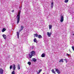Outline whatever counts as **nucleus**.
Segmentation results:
<instances>
[{
  "mask_svg": "<svg viewBox=\"0 0 74 74\" xmlns=\"http://www.w3.org/2000/svg\"><path fill=\"white\" fill-rule=\"evenodd\" d=\"M30 54H29V58H31L32 56H34L36 55V52L34 51H32L30 53Z\"/></svg>",
  "mask_w": 74,
  "mask_h": 74,
  "instance_id": "1",
  "label": "nucleus"
},
{
  "mask_svg": "<svg viewBox=\"0 0 74 74\" xmlns=\"http://www.w3.org/2000/svg\"><path fill=\"white\" fill-rule=\"evenodd\" d=\"M21 14V11H20V12H18V15L17 16V23L18 24L19 21H20V14Z\"/></svg>",
  "mask_w": 74,
  "mask_h": 74,
  "instance_id": "2",
  "label": "nucleus"
},
{
  "mask_svg": "<svg viewBox=\"0 0 74 74\" xmlns=\"http://www.w3.org/2000/svg\"><path fill=\"white\" fill-rule=\"evenodd\" d=\"M63 21H64V17H63V15H62L60 21L61 22H63Z\"/></svg>",
  "mask_w": 74,
  "mask_h": 74,
  "instance_id": "3",
  "label": "nucleus"
},
{
  "mask_svg": "<svg viewBox=\"0 0 74 74\" xmlns=\"http://www.w3.org/2000/svg\"><path fill=\"white\" fill-rule=\"evenodd\" d=\"M56 69V71L57 73L58 74H60V70H59L58 69Z\"/></svg>",
  "mask_w": 74,
  "mask_h": 74,
  "instance_id": "4",
  "label": "nucleus"
},
{
  "mask_svg": "<svg viewBox=\"0 0 74 74\" xmlns=\"http://www.w3.org/2000/svg\"><path fill=\"white\" fill-rule=\"evenodd\" d=\"M0 74H3V70L2 69H0Z\"/></svg>",
  "mask_w": 74,
  "mask_h": 74,
  "instance_id": "5",
  "label": "nucleus"
},
{
  "mask_svg": "<svg viewBox=\"0 0 74 74\" xmlns=\"http://www.w3.org/2000/svg\"><path fill=\"white\" fill-rule=\"evenodd\" d=\"M47 35L48 37H50L51 36V35L52 34V33H49L48 32H47Z\"/></svg>",
  "mask_w": 74,
  "mask_h": 74,
  "instance_id": "6",
  "label": "nucleus"
},
{
  "mask_svg": "<svg viewBox=\"0 0 74 74\" xmlns=\"http://www.w3.org/2000/svg\"><path fill=\"white\" fill-rule=\"evenodd\" d=\"M23 28H24V27L23 26H21V29L20 30V31H21L23 29Z\"/></svg>",
  "mask_w": 74,
  "mask_h": 74,
  "instance_id": "7",
  "label": "nucleus"
},
{
  "mask_svg": "<svg viewBox=\"0 0 74 74\" xmlns=\"http://www.w3.org/2000/svg\"><path fill=\"white\" fill-rule=\"evenodd\" d=\"M13 70H15V68H16L15 64H13Z\"/></svg>",
  "mask_w": 74,
  "mask_h": 74,
  "instance_id": "8",
  "label": "nucleus"
},
{
  "mask_svg": "<svg viewBox=\"0 0 74 74\" xmlns=\"http://www.w3.org/2000/svg\"><path fill=\"white\" fill-rule=\"evenodd\" d=\"M32 60L34 62H36L37 61V59H36L35 58H33L32 59Z\"/></svg>",
  "mask_w": 74,
  "mask_h": 74,
  "instance_id": "9",
  "label": "nucleus"
},
{
  "mask_svg": "<svg viewBox=\"0 0 74 74\" xmlns=\"http://www.w3.org/2000/svg\"><path fill=\"white\" fill-rule=\"evenodd\" d=\"M41 56L42 58H44L45 56V54L43 53L41 55Z\"/></svg>",
  "mask_w": 74,
  "mask_h": 74,
  "instance_id": "10",
  "label": "nucleus"
},
{
  "mask_svg": "<svg viewBox=\"0 0 74 74\" xmlns=\"http://www.w3.org/2000/svg\"><path fill=\"white\" fill-rule=\"evenodd\" d=\"M38 38L40 39V38H42V36L40 35H38Z\"/></svg>",
  "mask_w": 74,
  "mask_h": 74,
  "instance_id": "11",
  "label": "nucleus"
},
{
  "mask_svg": "<svg viewBox=\"0 0 74 74\" xmlns=\"http://www.w3.org/2000/svg\"><path fill=\"white\" fill-rule=\"evenodd\" d=\"M53 3L52 2L51 3V8H53Z\"/></svg>",
  "mask_w": 74,
  "mask_h": 74,
  "instance_id": "12",
  "label": "nucleus"
},
{
  "mask_svg": "<svg viewBox=\"0 0 74 74\" xmlns=\"http://www.w3.org/2000/svg\"><path fill=\"white\" fill-rule=\"evenodd\" d=\"M41 71H42V69H40V70H39L38 72V71H37V74H39V73H40Z\"/></svg>",
  "mask_w": 74,
  "mask_h": 74,
  "instance_id": "13",
  "label": "nucleus"
},
{
  "mask_svg": "<svg viewBox=\"0 0 74 74\" xmlns=\"http://www.w3.org/2000/svg\"><path fill=\"white\" fill-rule=\"evenodd\" d=\"M3 36L4 39H5L6 38V35H5L3 34Z\"/></svg>",
  "mask_w": 74,
  "mask_h": 74,
  "instance_id": "14",
  "label": "nucleus"
},
{
  "mask_svg": "<svg viewBox=\"0 0 74 74\" xmlns=\"http://www.w3.org/2000/svg\"><path fill=\"white\" fill-rule=\"evenodd\" d=\"M49 29H52V26L51 25H49Z\"/></svg>",
  "mask_w": 74,
  "mask_h": 74,
  "instance_id": "15",
  "label": "nucleus"
},
{
  "mask_svg": "<svg viewBox=\"0 0 74 74\" xmlns=\"http://www.w3.org/2000/svg\"><path fill=\"white\" fill-rule=\"evenodd\" d=\"M5 30H6V29L5 28H4L2 29V32H5Z\"/></svg>",
  "mask_w": 74,
  "mask_h": 74,
  "instance_id": "16",
  "label": "nucleus"
},
{
  "mask_svg": "<svg viewBox=\"0 0 74 74\" xmlns=\"http://www.w3.org/2000/svg\"><path fill=\"white\" fill-rule=\"evenodd\" d=\"M17 38H19V32H17Z\"/></svg>",
  "mask_w": 74,
  "mask_h": 74,
  "instance_id": "17",
  "label": "nucleus"
},
{
  "mask_svg": "<svg viewBox=\"0 0 74 74\" xmlns=\"http://www.w3.org/2000/svg\"><path fill=\"white\" fill-rule=\"evenodd\" d=\"M59 62L60 63V62H64L63 60V59H61V60H60L59 61Z\"/></svg>",
  "mask_w": 74,
  "mask_h": 74,
  "instance_id": "18",
  "label": "nucleus"
},
{
  "mask_svg": "<svg viewBox=\"0 0 74 74\" xmlns=\"http://www.w3.org/2000/svg\"><path fill=\"white\" fill-rule=\"evenodd\" d=\"M51 71L52 73H54V74H56L55 73V71H54V69H53L51 70Z\"/></svg>",
  "mask_w": 74,
  "mask_h": 74,
  "instance_id": "19",
  "label": "nucleus"
},
{
  "mask_svg": "<svg viewBox=\"0 0 74 74\" xmlns=\"http://www.w3.org/2000/svg\"><path fill=\"white\" fill-rule=\"evenodd\" d=\"M35 37H38V34H34Z\"/></svg>",
  "mask_w": 74,
  "mask_h": 74,
  "instance_id": "20",
  "label": "nucleus"
},
{
  "mask_svg": "<svg viewBox=\"0 0 74 74\" xmlns=\"http://www.w3.org/2000/svg\"><path fill=\"white\" fill-rule=\"evenodd\" d=\"M34 42H36V41H37V39H36V38H35L34 39Z\"/></svg>",
  "mask_w": 74,
  "mask_h": 74,
  "instance_id": "21",
  "label": "nucleus"
},
{
  "mask_svg": "<svg viewBox=\"0 0 74 74\" xmlns=\"http://www.w3.org/2000/svg\"><path fill=\"white\" fill-rule=\"evenodd\" d=\"M20 66H19V65L18 64V70H20Z\"/></svg>",
  "mask_w": 74,
  "mask_h": 74,
  "instance_id": "22",
  "label": "nucleus"
},
{
  "mask_svg": "<svg viewBox=\"0 0 74 74\" xmlns=\"http://www.w3.org/2000/svg\"><path fill=\"white\" fill-rule=\"evenodd\" d=\"M27 64H29V66H30V65H31V62H29L27 63Z\"/></svg>",
  "mask_w": 74,
  "mask_h": 74,
  "instance_id": "23",
  "label": "nucleus"
},
{
  "mask_svg": "<svg viewBox=\"0 0 74 74\" xmlns=\"http://www.w3.org/2000/svg\"><path fill=\"white\" fill-rule=\"evenodd\" d=\"M12 74H15V71H13L12 73Z\"/></svg>",
  "mask_w": 74,
  "mask_h": 74,
  "instance_id": "24",
  "label": "nucleus"
},
{
  "mask_svg": "<svg viewBox=\"0 0 74 74\" xmlns=\"http://www.w3.org/2000/svg\"><path fill=\"white\" fill-rule=\"evenodd\" d=\"M64 1L65 3H68V1H69V0H65Z\"/></svg>",
  "mask_w": 74,
  "mask_h": 74,
  "instance_id": "25",
  "label": "nucleus"
},
{
  "mask_svg": "<svg viewBox=\"0 0 74 74\" xmlns=\"http://www.w3.org/2000/svg\"><path fill=\"white\" fill-rule=\"evenodd\" d=\"M12 65H11L10 66V69H12Z\"/></svg>",
  "mask_w": 74,
  "mask_h": 74,
  "instance_id": "26",
  "label": "nucleus"
},
{
  "mask_svg": "<svg viewBox=\"0 0 74 74\" xmlns=\"http://www.w3.org/2000/svg\"><path fill=\"white\" fill-rule=\"evenodd\" d=\"M64 60L65 61V62H66V63H67V59H65Z\"/></svg>",
  "mask_w": 74,
  "mask_h": 74,
  "instance_id": "27",
  "label": "nucleus"
},
{
  "mask_svg": "<svg viewBox=\"0 0 74 74\" xmlns=\"http://www.w3.org/2000/svg\"><path fill=\"white\" fill-rule=\"evenodd\" d=\"M72 48L73 51H74V47L73 46H72Z\"/></svg>",
  "mask_w": 74,
  "mask_h": 74,
  "instance_id": "28",
  "label": "nucleus"
},
{
  "mask_svg": "<svg viewBox=\"0 0 74 74\" xmlns=\"http://www.w3.org/2000/svg\"><path fill=\"white\" fill-rule=\"evenodd\" d=\"M68 56H69L70 55V54H66Z\"/></svg>",
  "mask_w": 74,
  "mask_h": 74,
  "instance_id": "29",
  "label": "nucleus"
},
{
  "mask_svg": "<svg viewBox=\"0 0 74 74\" xmlns=\"http://www.w3.org/2000/svg\"><path fill=\"white\" fill-rule=\"evenodd\" d=\"M21 8H22V7H21L20 8V10H21Z\"/></svg>",
  "mask_w": 74,
  "mask_h": 74,
  "instance_id": "30",
  "label": "nucleus"
},
{
  "mask_svg": "<svg viewBox=\"0 0 74 74\" xmlns=\"http://www.w3.org/2000/svg\"><path fill=\"white\" fill-rule=\"evenodd\" d=\"M0 60H1V56H0Z\"/></svg>",
  "mask_w": 74,
  "mask_h": 74,
  "instance_id": "31",
  "label": "nucleus"
},
{
  "mask_svg": "<svg viewBox=\"0 0 74 74\" xmlns=\"http://www.w3.org/2000/svg\"><path fill=\"white\" fill-rule=\"evenodd\" d=\"M12 12H14V10H13L12 11Z\"/></svg>",
  "mask_w": 74,
  "mask_h": 74,
  "instance_id": "32",
  "label": "nucleus"
},
{
  "mask_svg": "<svg viewBox=\"0 0 74 74\" xmlns=\"http://www.w3.org/2000/svg\"><path fill=\"white\" fill-rule=\"evenodd\" d=\"M1 63V62H0V65H1L0 64Z\"/></svg>",
  "mask_w": 74,
  "mask_h": 74,
  "instance_id": "33",
  "label": "nucleus"
},
{
  "mask_svg": "<svg viewBox=\"0 0 74 74\" xmlns=\"http://www.w3.org/2000/svg\"><path fill=\"white\" fill-rule=\"evenodd\" d=\"M73 35H74V34H73Z\"/></svg>",
  "mask_w": 74,
  "mask_h": 74,
  "instance_id": "34",
  "label": "nucleus"
}]
</instances>
